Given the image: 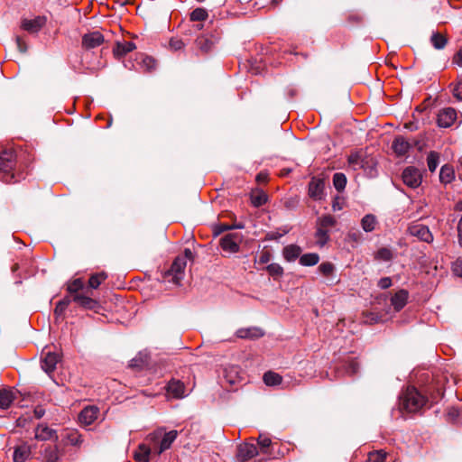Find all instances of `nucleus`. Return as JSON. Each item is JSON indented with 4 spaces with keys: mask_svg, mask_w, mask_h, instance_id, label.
Here are the masks:
<instances>
[{
    "mask_svg": "<svg viewBox=\"0 0 462 462\" xmlns=\"http://www.w3.org/2000/svg\"><path fill=\"white\" fill-rule=\"evenodd\" d=\"M71 303L76 307L95 311L101 306L98 299L93 295V291H68V294L57 303L55 314L61 315Z\"/></svg>",
    "mask_w": 462,
    "mask_h": 462,
    "instance_id": "obj_1",
    "label": "nucleus"
},
{
    "mask_svg": "<svg viewBox=\"0 0 462 462\" xmlns=\"http://www.w3.org/2000/svg\"><path fill=\"white\" fill-rule=\"evenodd\" d=\"M408 291H392L380 292L374 296V310L390 314L392 311L401 310L406 304Z\"/></svg>",
    "mask_w": 462,
    "mask_h": 462,
    "instance_id": "obj_2",
    "label": "nucleus"
},
{
    "mask_svg": "<svg viewBox=\"0 0 462 462\" xmlns=\"http://www.w3.org/2000/svg\"><path fill=\"white\" fill-rule=\"evenodd\" d=\"M427 402V398L415 387H407L400 395L399 408L402 411L415 413L420 411Z\"/></svg>",
    "mask_w": 462,
    "mask_h": 462,
    "instance_id": "obj_3",
    "label": "nucleus"
},
{
    "mask_svg": "<svg viewBox=\"0 0 462 462\" xmlns=\"http://www.w3.org/2000/svg\"><path fill=\"white\" fill-rule=\"evenodd\" d=\"M192 259V251L189 248H185L183 255H178L174 259L171 269L165 274V278L169 282L171 281L175 285L181 286L180 282L184 277V270L187 265V261Z\"/></svg>",
    "mask_w": 462,
    "mask_h": 462,
    "instance_id": "obj_4",
    "label": "nucleus"
},
{
    "mask_svg": "<svg viewBox=\"0 0 462 462\" xmlns=\"http://www.w3.org/2000/svg\"><path fill=\"white\" fill-rule=\"evenodd\" d=\"M17 164L16 153L13 150H4L0 152V171L4 174L6 183H15L19 179L15 177L14 170Z\"/></svg>",
    "mask_w": 462,
    "mask_h": 462,
    "instance_id": "obj_5",
    "label": "nucleus"
},
{
    "mask_svg": "<svg viewBox=\"0 0 462 462\" xmlns=\"http://www.w3.org/2000/svg\"><path fill=\"white\" fill-rule=\"evenodd\" d=\"M178 436L177 430H171L162 433L161 430L154 431L149 436V440L152 445V451L156 455H161L169 449Z\"/></svg>",
    "mask_w": 462,
    "mask_h": 462,
    "instance_id": "obj_6",
    "label": "nucleus"
},
{
    "mask_svg": "<svg viewBox=\"0 0 462 462\" xmlns=\"http://www.w3.org/2000/svg\"><path fill=\"white\" fill-rule=\"evenodd\" d=\"M402 179L407 187L416 189L421 184L422 175L419 169L409 166L403 170Z\"/></svg>",
    "mask_w": 462,
    "mask_h": 462,
    "instance_id": "obj_7",
    "label": "nucleus"
},
{
    "mask_svg": "<svg viewBox=\"0 0 462 462\" xmlns=\"http://www.w3.org/2000/svg\"><path fill=\"white\" fill-rule=\"evenodd\" d=\"M308 195L310 199L319 201L325 199V180L312 177L308 185Z\"/></svg>",
    "mask_w": 462,
    "mask_h": 462,
    "instance_id": "obj_8",
    "label": "nucleus"
},
{
    "mask_svg": "<svg viewBox=\"0 0 462 462\" xmlns=\"http://www.w3.org/2000/svg\"><path fill=\"white\" fill-rule=\"evenodd\" d=\"M408 233L426 243H431L433 241V235L430 228L420 223H413L408 227Z\"/></svg>",
    "mask_w": 462,
    "mask_h": 462,
    "instance_id": "obj_9",
    "label": "nucleus"
},
{
    "mask_svg": "<svg viewBox=\"0 0 462 462\" xmlns=\"http://www.w3.org/2000/svg\"><path fill=\"white\" fill-rule=\"evenodd\" d=\"M418 143L419 142L415 140L410 142L405 137L398 135L393 141L392 149L397 156H404L414 145H417Z\"/></svg>",
    "mask_w": 462,
    "mask_h": 462,
    "instance_id": "obj_10",
    "label": "nucleus"
},
{
    "mask_svg": "<svg viewBox=\"0 0 462 462\" xmlns=\"http://www.w3.org/2000/svg\"><path fill=\"white\" fill-rule=\"evenodd\" d=\"M457 119V111L453 107H445L439 111L437 115V124L439 127L448 128Z\"/></svg>",
    "mask_w": 462,
    "mask_h": 462,
    "instance_id": "obj_11",
    "label": "nucleus"
},
{
    "mask_svg": "<svg viewBox=\"0 0 462 462\" xmlns=\"http://www.w3.org/2000/svg\"><path fill=\"white\" fill-rule=\"evenodd\" d=\"M104 41V35L99 31L90 32L83 35L82 47L85 50H91L100 46Z\"/></svg>",
    "mask_w": 462,
    "mask_h": 462,
    "instance_id": "obj_12",
    "label": "nucleus"
},
{
    "mask_svg": "<svg viewBox=\"0 0 462 462\" xmlns=\"http://www.w3.org/2000/svg\"><path fill=\"white\" fill-rule=\"evenodd\" d=\"M60 361V356L56 353L48 352L42 359V368L48 374H51Z\"/></svg>",
    "mask_w": 462,
    "mask_h": 462,
    "instance_id": "obj_13",
    "label": "nucleus"
},
{
    "mask_svg": "<svg viewBox=\"0 0 462 462\" xmlns=\"http://www.w3.org/2000/svg\"><path fill=\"white\" fill-rule=\"evenodd\" d=\"M46 19L42 16H37L33 19H24L22 22V28L31 33L38 32L45 24Z\"/></svg>",
    "mask_w": 462,
    "mask_h": 462,
    "instance_id": "obj_14",
    "label": "nucleus"
},
{
    "mask_svg": "<svg viewBox=\"0 0 462 462\" xmlns=\"http://www.w3.org/2000/svg\"><path fill=\"white\" fill-rule=\"evenodd\" d=\"M258 454L257 448L254 444L244 443L239 445L237 457L242 461L248 460Z\"/></svg>",
    "mask_w": 462,
    "mask_h": 462,
    "instance_id": "obj_15",
    "label": "nucleus"
},
{
    "mask_svg": "<svg viewBox=\"0 0 462 462\" xmlns=\"http://www.w3.org/2000/svg\"><path fill=\"white\" fill-rule=\"evenodd\" d=\"M98 413V408L95 406L87 407L79 413V421L84 425H90L97 419Z\"/></svg>",
    "mask_w": 462,
    "mask_h": 462,
    "instance_id": "obj_16",
    "label": "nucleus"
},
{
    "mask_svg": "<svg viewBox=\"0 0 462 462\" xmlns=\"http://www.w3.org/2000/svg\"><path fill=\"white\" fill-rule=\"evenodd\" d=\"M135 48L136 46L133 42H117L116 47L113 49V53L116 58L121 59Z\"/></svg>",
    "mask_w": 462,
    "mask_h": 462,
    "instance_id": "obj_17",
    "label": "nucleus"
},
{
    "mask_svg": "<svg viewBox=\"0 0 462 462\" xmlns=\"http://www.w3.org/2000/svg\"><path fill=\"white\" fill-rule=\"evenodd\" d=\"M35 439L40 440L57 439L56 431L46 425L41 424L35 430Z\"/></svg>",
    "mask_w": 462,
    "mask_h": 462,
    "instance_id": "obj_18",
    "label": "nucleus"
},
{
    "mask_svg": "<svg viewBox=\"0 0 462 462\" xmlns=\"http://www.w3.org/2000/svg\"><path fill=\"white\" fill-rule=\"evenodd\" d=\"M168 393L174 398H182L185 396L184 383L179 380H172L168 383Z\"/></svg>",
    "mask_w": 462,
    "mask_h": 462,
    "instance_id": "obj_19",
    "label": "nucleus"
},
{
    "mask_svg": "<svg viewBox=\"0 0 462 462\" xmlns=\"http://www.w3.org/2000/svg\"><path fill=\"white\" fill-rule=\"evenodd\" d=\"M220 245L224 251L230 253H236L239 250V245L234 235H226L223 236L220 240Z\"/></svg>",
    "mask_w": 462,
    "mask_h": 462,
    "instance_id": "obj_20",
    "label": "nucleus"
},
{
    "mask_svg": "<svg viewBox=\"0 0 462 462\" xmlns=\"http://www.w3.org/2000/svg\"><path fill=\"white\" fill-rule=\"evenodd\" d=\"M236 335L240 338L255 339L263 336V332L258 328H240Z\"/></svg>",
    "mask_w": 462,
    "mask_h": 462,
    "instance_id": "obj_21",
    "label": "nucleus"
},
{
    "mask_svg": "<svg viewBox=\"0 0 462 462\" xmlns=\"http://www.w3.org/2000/svg\"><path fill=\"white\" fill-rule=\"evenodd\" d=\"M241 380L239 375V368L237 366H230L224 370V381L230 385L238 383Z\"/></svg>",
    "mask_w": 462,
    "mask_h": 462,
    "instance_id": "obj_22",
    "label": "nucleus"
},
{
    "mask_svg": "<svg viewBox=\"0 0 462 462\" xmlns=\"http://www.w3.org/2000/svg\"><path fill=\"white\" fill-rule=\"evenodd\" d=\"M31 455V447L27 444H22L15 448L14 451V462H25Z\"/></svg>",
    "mask_w": 462,
    "mask_h": 462,
    "instance_id": "obj_23",
    "label": "nucleus"
},
{
    "mask_svg": "<svg viewBox=\"0 0 462 462\" xmlns=\"http://www.w3.org/2000/svg\"><path fill=\"white\" fill-rule=\"evenodd\" d=\"M301 253V248L296 245H289L282 250V255L288 262H294L299 258Z\"/></svg>",
    "mask_w": 462,
    "mask_h": 462,
    "instance_id": "obj_24",
    "label": "nucleus"
},
{
    "mask_svg": "<svg viewBox=\"0 0 462 462\" xmlns=\"http://www.w3.org/2000/svg\"><path fill=\"white\" fill-rule=\"evenodd\" d=\"M149 354L146 351H141L130 361V366L136 369H142L148 365Z\"/></svg>",
    "mask_w": 462,
    "mask_h": 462,
    "instance_id": "obj_25",
    "label": "nucleus"
},
{
    "mask_svg": "<svg viewBox=\"0 0 462 462\" xmlns=\"http://www.w3.org/2000/svg\"><path fill=\"white\" fill-rule=\"evenodd\" d=\"M151 453H153L152 446L148 447L145 444H141L134 457L138 462H149Z\"/></svg>",
    "mask_w": 462,
    "mask_h": 462,
    "instance_id": "obj_26",
    "label": "nucleus"
},
{
    "mask_svg": "<svg viewBox=\"0 0 462 462\" xmlns=\"http://www.w3.org/2000/svg\"><path fill=\"white\" fill-rule=\"evenodd\" d=\"M15 398V393L12 390H0V408L8 409Z\"/></svg>",
    "mask_w": 462,
    "mask_h": 462,
    "instance_id": "obj_27",
    "label": "nucleus"
},
{
    "mask_svg": "<svg viewBox=\"0 0 462 462\" xmlns=\"http://www.w3.org/2000/svg\"><path fill=\"white\" fill-rule=\"evenodd\" d=\"M455 179V171L452 166L445 164L441 167L439 172V180L444 184L452 182Z\"/></svg>",
    "mask_w": 462,
    "mask_h": 462,
    "instance_id": "obj_28",
    "label": "nucleus"
},
{
    "mask_svg": "<svg viewBox=\"0 0 462 462\" xmlns=\"http://www.w3.org/2000/svg\"><path fill=\"white\" fill-rule=\"evenodd\" d=\"M430 41L436 50H443L448 44V38L439 32H433Z\"/></svg>",
    "mask_w": 462,
    "mask_h": 462,
    "instance_id": "obj_29",
    "label": "nucleus"
},
{
    "mask_svg": "<svg viewBox=\"0 0 462 462\" xmlns=\"http://www.w3.org/2000/svg\"><path fill=\"white\" fill-rule=\"evenodd\" d=\"M377 225V219L375 216L372 214L365 215L361 220V226L365 232H372L374 230Z\"/></svg>",
    "mask_w": 462,
    "mask_h": 462,
    "instance_id": "obj_30",
    "label": "nucleus"
},
{
    "mask_svg": "<svg viewBox=\"0 0 462 462\" xmlns=\"http://www.w3.org/2000/svg\"><path fill=\"white\" fill-rule=\"evenodd\" d=\"M195 43H196L197 47L202 52H205V53L208 52L212 49V46H213L212 40L209 37L204 36V35L199 36L196 39Z\"/></svg>",
    "mask_w": 462,
    "mask_h": 462,
    "instance_id": "obj_31",
    "label": "nucleus"
},
{
    "mask_svg": "<svg viewBox=\"0 0 462 462\" xmlns=\"http://www.w3.org/2000/svg\"><path fill=\"white\" fill-rule=\"evenodd\" d=\"M251 202L254 207H261L267 202V195L262 190H256L251 194Z\"/></svg>",
    "mask_w": 462,
    "mask_h": 462,
    "instance_id": "obj_32",
    "label": "nucleus"
},
{
    "mask_svg": "<svg viewBox=\"0 0 462 462\" xmlns=\"http://www.w3.org/2000/svg\"><path fill=\"white\" fill-rule=\"evenodd\" d=\"M319 261L318 254L310 253L305 254L300 257V263L303 266H313L316 265Z\"/></svg>",
    "mask_w": 462,
    "mask_h": 462,
    "instance_id": "obj_33",
    "label": "nucleus"
},
{
    "mask_svg": "<svg viewBox=\"0 0 462 462\" xmlns=\"http://www.w3.org/2000/svg\"><path fill=\"white\" fill-rule=\"evenodd\" d=\"M282 381L280 374L274 372H267L263 374V382L266 385L275 386L279 385Z\"/></svg>",
    "mask_w": 462,
    "mask_h": 462,
    "instance_id": "obj_34",
    "label": "nucleus"
},
{
    "mask_svg": "<svg viewBox=\"0 0 462 462\" xmlns=\"http://www.w3.org/2000/svg\"><path fill=\"white\" fill-rule=\"evenodd\" d=\"M333 185L335 189L341 192L345 189L346 185V177L342 172H337L333 175Z\"/></svg>",
    "mask_w": 462,
    "mask_h": 462,
    "instance_id": "obj_35",
    "label": "nucleus"
},
{
    "mask_svg": "<svg viewBox=\"0 0 462 462\" xmlns=\"http://www.w3.org/2000/svg\"><path fill=\"white\" fill-rule=\"evenodd\" d=\"M315 237L319 246L325 245L329 239L328 230L317 226Z\"/></svg>",
    "mask_w": 462,
    "mask_h": 462,
    "instance_id": "obj_36",
    "label": "nucleus"
},
{
    "mask_svg": "<svg viewBox=\"0 0 462 462\" xmlns=\"http://www.w3.org/2000/svg\"><path fill=\"white\" fill-rule=\"evenodd\" d=\"M439 162V154L435 151L430 152L427 156V165L430 171L433 172L436 171Z\"/></svg>",
    "mask_w": 462,
    "mask_h": 462,
    "instance_id": "obj_37",
    "label": "nucleus"
},
{
    "mask_svg": "<svg viewBox=\"0 0 462 462\" xmlns=\"http://www.w3.org/2000/svg\"><path fill=\"white\" fill-rule=\"evenodd\" d=\"M105 273L92 275L88 280V289H97L99 285L106 279Z\"/></svg>",
    "mask_w": 462,
    "mask_h": 462,
    "instance_id": "obj_38",
    "label": "nucleus"
},
{
    "mask_svg": "<svg viewBox=\"0 0 462 462\" xmlns=\"http://www.w3.org/2000/svg\"><path fill=\"white\" fill-rule=\"evenodd\" d=\"M336 225V219L334 217L330 215H325L321 217L318 218L317 226L322 228H326L328 230L329 227H332Z\"/></svg>",
    "mask_w": 462,
    "mask_h": 462,
    "instance_id": "obj_39",
    "label": "nucleus"
},
{
    "mask_svg": "<svg viewBox=\"0 0 462 462\" xmlns=\"http://www.w3.org/2000/svg\"><path fill=\"white\" fill-rule=\"evenodd\" d=\"M208 18V12L204 8H196L190 13L191 21H204Z\"/></svg>",
    "mask_w": 462,
    "mask_h": 462,
    "instance_id": "obj_40",
    "label": "nucleus"
},
{
    "mask_svg": "<svg viewBox=\"0 0 462 462\" xmlns=\"http://www.w3.org/2000/svg\"><path fill=\"white\" fill-rule=\"evenodd\" d=\"M393 258V253L389 248L382 247L380 248L375 254V259L388 262Z\"/></svg>",
    "mask_w": 462,
    "mask_h": 462,
    "instance_id": "obj_41",
    "label": "nucleus"
},
{
    "mask_svg": "<svg viewBox=\"0 0 462 462\" xmlns=\"http://www.w3.org/2000/svg\"><path fill=\"white\" fill-rule=\"evenodd\" d=\"M386 454L383 450L369 453L367 462H384Z\"/></svg>",
    "mask_w": 462,
    "mask_h": 462,
    "instance_id": "obj_42",
    "label": "nucleus"
},
{
    "mask_svg": "<svg viewBox=\"0 0 462 462\" xmlns=\"http://www.w3.org/2000/svg\"><path fill=\"white\" fill-rule=\"evenodd\" d=\"M348 164L354 169L357 170L362 168V159L358 153H353L348 156Z\"/></svg>",
    "mask_w": 462,
    "mask_h": 462,
    "instance_id": "obj_43",
    "label": "nucleus"
},
{
    "mask_svg": "<svg viewBox=\"0 0 462 462\" xmlns=\"http://www.w3.org/2000/svg\"><path fill=\"white\" fill-rule=\"evenodd\" d=\"M44 462H58L59 454L56 448H48L45 450Z\"/></svg>",
    "mask_w": 462,
    "mask_h": 462,
    "instance_id": "obj_44",
    "label": "nucleus"
},
{
    "mask_svg": "<svg viewBox=\"0 0 462 462\" xmlns=\"http://www.w3.org/2000/svg\"><path fill=\"white\" fill-rule=\"evenodd\" d=\"M142 66L146 71H152L156 67V61L153 58L146 56L142 60Z\"/></svg>",
    "mask_w": 462,
    "mask_h": 462,
    "instance_id": "obj_45",
    "label": "nucleus"
},
{
    "mask_svg": "<svg viewBox=\"0 0 462 462\" xmlns=\"http://www.w3.org/2000/svg\"><path fill=\"white\" fill-rule=\"evenodd\" d=\"M268 273L273 276H280L283 273L282 267L278 263H271L267 266Z\"/></svg>",
    "mask_w": 462,
    "mask_h": 462,
    "instance_id": "obj_46",
    "label": "nucleus"
},
{
    "mask_svg": "<svg viewBox=\"0 0 462 462\" xmlns=\"http://www.w3.org/2000/svg\"><path fill=\"white\" fill-rule=\"evenodd\" d=\"M319 270L325 276H329L334 272V265L331 263H322L319 266Z\"/></svg>",
    "mask_w": 462,
    "mask_h": 462,
    "instance_id": "obj_47",
    "label": "nucleus"
},
{
    "mask_svg": "<svg viewBox=\"0 0 462 462\" xmlns=\"http://www.w3.org/2000/svg\"><path fill=\"white\" fill-rule=\"evenodd\" d=\"M169 45L172 51H177L183 49L185 46V43L183 42V41L181 39L171 38L170 40Z\"/></svg>",
    "mask_w": 462,
    "mask_h": 462,
    "instance_id": "obj_48",
    "label": "nucleus"
},
{
    "mask_svg": "<svg viewBox=\"0 0 462 462\" xmlns=\"http://www.w3.org/2000/svg\"><path fill=\"white\" fill-rule=\"evenodd\" d=\"M359 364L356 360H350L346 364V371L348 374H355L358 372Z\"/></svg>",
    "mask_w": 462,
    "mask_h": 462,
    "instance_id": "obj_49",
    "label": "nucleus"
},
{
    "mask_svg": "<svg viewBox=\"0 0 462 462\" xmlns=\"http://www.w3.org/2000/svg\"><path fill=\"white\" fill-rule=\"evenodd\" d=\"M452 65L462 68V46L454 54L451 60Z\"/></svg>",
    "mask_w": 462,
    "mask_h": 462,
    "instance_id": "obj_50",
    "label": "nucleus"
},
{
    "mask_svg": "<svg viewBox=\"0 0 462 462\" xmlns=\"http://www.w3.org/2000/svg\"><path fill=\"white\" fill-rule=\"evenodd\" d=\"M453 273L459 277H462V258H457L452 265Z\"/></svg>",
    "mask_w": 462,
    "mask_h": 462,
    "instance_id": "obj_51",
    "label": "nucleus"
},
{
    "mask_svg": "<svg viewBox=\"0 0 462 462\" xmlns=\"http://www.w3.org/2000/svg\"><path fill=\"white\" fill-rule=\"evenodd\" d=\"M272 441L270 438L266 436L260 435L258 438V445L261 447V448L263 450L267 448L271 445Z\"/></svg>",
    "mask_w": 462,
    "mask_h": 462,
    "instance_id": "obj_52",
    "label": "nucleus"
},
{
    "mask_svg": "<svg viewBox=\"0 0 462 462\" xmlns=\"http://www.w3.org/2000/svg\"><path fill=\"white\" fill-rule=\"evenodd\" d=\"M67 289H84V282L81 278H76L68 284Z\"/></svg>",
    "mask_w": 462,
    "mask_h": 462,
    "instance_id": "obj_53",
    "label": "nucleus"
},
{
    "mask_svg": "<svg viewBox=\"0 0 462 462\" xmlns=\"http://www.w3.org/2000/svg\"><path fill=\"white\" fill-rule=\"evenodd\" d=\"M453 95L457 100L462 101V79L455 86Z\"/></svg>",
    "mask_w": 462,
    "mask_h": 462,
    "instance_id": "obj_54",
    "label": "nucleus"
},
{
    "mask_svg": "<svg viewBox=\"0 0 462 462\" xmlns=\"http://www.w3.org/2000/svg\"><path fill=\"white\" fill-rule=\"evenodd\" d=\"M392 285V280L389 277H383L378 282L380 289H389Z\"/></svg>",
    "mask_w": 462,
    "mask_h": 462,
    "instance_id": "obj_55",
    "label": "nucleus"
},
{
    "mask_svg": "<svg viewBox=\"0 0 462 462\" xmlns=\"http://www.w3.org/2000/svg\"><path fill=\"white\" fill-rule=\"evenodd\" d=\"M15 40H16V44H17L18 50L22 53H25L27 51V49H28L27 44L25 43V42L20 36H17Z\"/></svg>",
    "mask_w": 462,
    "mask_h": 462,
    "instance_id": "obj_56",
    "label": "nucleus"
},
{
    "mask_svg": "<svg viewBox=\"0 0 462 462\" xmlns=\"http://www.w3.org/2000/svg\"><path fill=\"white\" fill-rule=\"evenodd\" d=\"M270 261V254L268 252H263L259 257V262L266 263Z\"/></svg>",
    "mask_w": 462,
    "mask_h": 462,
    "instance_id": "obj_57",
    "label": "nucleus"
},
{
    "mask_svg": "<svg viewBox=\"0 0 462 462\" xmlns=\"http://www.w3.org/2000/svg\"><path fill=\"white\" fill-rule=\"evenodd\" d=\"M458 242L462 246V215L457 224Z\"/></svg>",
    "mask_w": 462,
    "mask_h": 462,
    "instance_id": "obj_58",
    "label": "nucleus"
},
{
    "mask_svg": "<svg viewBox=\"0 0 462 462\" xmlns=\"http://www.w3.org/2000/svg\"><path fill=\"white\" fill-rule=\"evenodd\" d=\"M243 229L245 228V225L243 223H237L234 226H224L223 230H230V229Z\"/></svg>",
    "mask_w": 462,
    "mask_h": 462,
    "instance_id": "obj_59",
    "label": "nucleus"
},
{
    "mask_svg": "<svg viewBox=\"0 0 462 462\" xmlns=\"http://www.w3.org/2000/svg\"><path fill=\"white\" fill-rule=\"evenodd\" d=\"M459 413H460V411H459V410H458V409H457V408H451V409L448 411V416H449V417H451V418L455 419V418H457V417H458V416H459Z\"/></svg>",
    "mask_w": 462,
    "mask_h": 462,
    "instance_id": "obj_60",
    "label": "nucleus"
},
{
    "mask_svg": "<svg viewBox=\"0 0 462 462\" xmlns=\"http://www.w3.org/2000/svg\"><path fill=\"white\" fill-rule=\"evenodd\" d=\"M34 412H35V416L38 419L42 418L44 415V410L42 408L35 409Z\"/></svg>",
    "mask_w": 462,
    "mask_h": 462,
    "instance_id": "obj_61",
    "label": "nucleus"
},
{
    "mask_svg": "<svg viewBox=\"0 0 462 462\" xmlns=\"http://www.w3.org/2000/svg\"><path fill=\"white\" fill-rule=\"evenodd\" d=\"M371 315H372L371 320L374 321V322H379V321L383 320V318L382 317H378L377 314L371 313Z\"/></svg>",
    "mask_w": 462,
    "mask_h": 462,
    "instance_id": "obj_62",
    "label": "nucleus"
},
{
    "mask_svg": "<svg viewBox=\"0 0 462 462\" xmlns=\"http://www.w3.org/2000/svg\"><path fill=\"white\" fill-rule=\"evenodd\" d=\"M455 210L457 211H462V199L457 201L455 205Z\"/></svg>",
    "mask_w": 462,
    "mask_h": 462,
    "instance_id": "obj_63",
    "label": "nucleus"
},
{
    "mask_svg": "<svg viewBox=\"0 0 462 462\" xmlns=\"http://www.w3.org/2000/svg\"><path fill=\"white\" fill-rule=\"evenodd\" d=\"M71 442L73 445H79V443H81V440L80 438L78 436L75 439H71Z\"/></svg>",
    "mask_w": 462,
    "mask_h": 462,
    "instance_id": "obj_64",
    "label": "nucleus"
}]
</instances>
